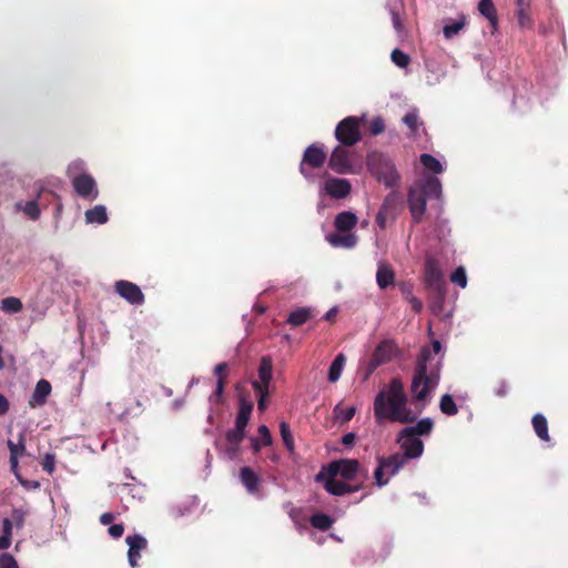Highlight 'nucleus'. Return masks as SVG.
Returning a JSON list of instances; mask_svg holds the SVG:
<instances>
[{
    "instance_id": "obj_1",
    "label": "nucleus",
    "mask_w": 568,
    "mask_h": 568,
    "mask_svg": "<svg viewBox=\"0 0 568 568\" xmlns=\"http://www.w3.org/2000/svg\"><path fill=\"white\" fill-rule=\"evenodd\" d=\"M432 352L439 354L442 344L439 341L432 342V349L424 346L417 357L414 371L410 393L416 402H423L424 405L429 400L432 393L439 384L440 379V362L432 358Z\"/></svg>"
},
{
    "instance_id": "obj_2",
    "label": "nucleus",
    "mask_w": 568,
    "mask_h": 568,
    "mask_svg": "<svg viewBox=\"0 0 568 568\" xmlns=\"http://www.w3.org/2000/svg\"><path fill=\"white\" fill-rule=\"evenodd\" d=\"M407 396L402 381L392 378L387 389L381 390L374 400V415L376 422L384 420L399 422L403 424L413 423L416 415L407 407Z\"/></svg>"
},
{
    "instance_id": "obj_3",
    "label": "nucleus",
    "mask_w": 568,
    "mask_h": 568,
    "mask_svg": "<svg viewBox=\"0 0 568 568\" xmlns=\"http://www.w3.org/2000/svg\"><path fill=\"white\" fill-rule=\"evenodd\" d=\"M327 160V154L324 151L321 144L314 143L308 145L302 156V161L300 163V173L307 181H315L317 174H315V170H320L323 168L324 163Z\"/></svg>"
},
{
    "instance_id": "obj_4",
    "label": "nucleus",
    "mask_w": 568,
    "mask_h": 568,
    "mask_svg": "<svg viewBox=\"0 0 568 568\" xmlns=\"http://www.w3.org/2000/svg\"><path fill=\"white\" fill-rule=\"evenodd\" d=\"M367 166L376 179L387 187L395 186L399 181V174L394 163L382 154L369 155Z\"/></svg>"
},
{
    "instance_id": "obj_5",
    "label": "nucleus",
    "mask_w": 568,
    "mask_h": 568,
    "mask_svg": "<svg viewBox=\"0 0 568 568\" xmlns=\"http://www.w3.org/2000/svg\"><path fill=\"white\" fill-rule=\"evenodd\" d=\"M363 119L346 116L335 128V139L344 146H353L362 140L361 123Z\"/></svg>"
},
{
    "instance_id": "obj_6",
    "label": "nucleus",
    "mask_w": 568,
    "mask_h": 568,
    "mask_svg": "<svg viewBox=\"0 0 568 568\" xmlns=\"http://www.w3.org/2000/svg\"><path fill=\"white\" fill-rule=\"evenodd\" d=\"M399 354V348L394 339L382 341L374 349L367 364L365 378H368L377 367L389 363Z\"/></svg>"
},
{
    "instance_id": "obj_7",
    "label": "nucleus",
    "mask_w": 568,
    "mask_h": 568,
    "mask_svg": "<svg viewBox=\"0 0 568 568\" xmlns=\"http://www.w3.org/2000/svg\"><path fill=\"white\" fill-rule=\"evenodd\" d=\"M359 468L361 465L357 459H339L329 463L325 469L327 475H341V477L345 480H351L355 478L356 474L359 471Z\"/></svg>"
},
{
    "instance_id": "obj_8",
    "label": "nucleus",
    "mask_w": 568,
    "mask_h": 568,
    "mask_svg": "<svg viewBox=\"0 0 568 568\" xmlns=\"http://www.w3.org/2000/svg\"><path fill=\"white\" fill-rule=\"evenodd\" d=\"M72 186L75 193L82 199L94 201L99 195L95 180L90 174L82 173L74 176Z\"/></svg>"
},
{
    "instance_id": "obj_9",
    "label": "nucleus",
    "mask_w": 568,
    "mask_h": 568,
    "mask_svg": "<svg viewBox=\"0 0 568 568\" xmlns=\"http://www.w3.org/2000/svg\"><path fill=\"white\" fill-rule=\"evenodd\" d=\"M397 443L400 445L403 449L402 456H404L407 460L418 458L423 455L424 452V443L422 439L414 435H405L404 428L398 433Z\"/></svg>"
},
{
    "instance_id": "obj_10",
    "label": "nucleus",
    "mask_w": 568,
    "mask_h": 568,
    "mask_svg": "<svg viewBox=\"0 0 568 568\" xmlns=\"http://www.w3.org/2000/svg\"><path fill=\"white\" fill-rule=\"evenodd\" d=\"M328 166L337 174L351 173L352 162L349 151L342 144L335 146L328 159Z\"/></svg>"
},
{
    "instance_id": "obj_11",
    "label": "nucleus",
    "mask_w": 568,
    "mask_h": 568,
    "mask_svg": "<svg viewBox=\"0 0 568 568\" xmlns=\"http://www.w3.org/2000/svg\"><path fill=\"white\" fill-rule=\"evenodd\" d=\"M336 476L325 475L323 471L316 475L317 481H324V488L327 493L334 496H343L357 491L361 486H352L344 481L335 479Z\"/></svg>"
},
{
    "instance_id": "obj_12",
    "label": "nucleus",
    "mask_w": 568,
    "mask_h": 568,
    "mask_svg": "<svg viewBox=\"0 0 568 568\" xmlns=\"http://www.w3.org/2000/svg\"><path fill=\"white\" fill-rule=\"evenodd\" d=\"M407 202L413 222L419 224L423 221L427 204L424 192L419 191L417 187H410Z\"/></svg>"
},
{
    "instance_id": "obj_13",
    "label": "nucleus",
    "mask_w": 568,
    "mask_h": 568,
    "mask_svg": "<svg viewBox=\"0 0 568 568\" xmlns=\"http://www.w3.org/2000/svg\"><path fill=\"white\" fill-rule=\"evenodd\" d=\"M115 292L132 305H141L144 303V294L141 288L129 281L120 280L115 282Z\"/></svg>"
},
{
    "instance_id": "obj_14",
    "label": "nucleus",
    "mask_w": 568,
    "mask_h": 568,
    "mask_svg": "<svg viewBox=\"0 0 568 568\" xmlns=\"http://www.w3.org/2000/svg\"><path fill=\"white\" fill-rule=\"evenodd\" d=\"M125 542L129 546L128 550V559L132 567L138 566V561L141 557V551L144 550L148 546L146 539L139 535L134 534L132 536H126Z\"/></svg>"
},
{
    "instance_id": "obj_15",
    "label": "nucleus",
    "mask_w": 568,
    "mask_h": 568,
    "mask_svg": "<svg viewBox=\"0 0 568 568\" xmlns=\"http://www.w3.org/2000/svg\"><path fill=\"white\" fill-rule=\"evenodd\" d=\"M257 375L258 381L252 382L253 389H255V385H258L262 389L270 390V384L273 378V361L270 356H263L261 358Z\"/></svg>"
},
{
    "instance_id": "obj_16",
    "label": "nucleus",
    "mask_w": 568,
    "mask_h": 568,
    "mask_svg": "<svg viewBox=\"0 0 568 568\" xmlns=\"http://www.w3.org/2000/svg\"><path fill=\"white\" fill-rule=\"evenodd\" d=\"M351 190L352 185L345 179L329 178L324 183V191L334 199L346 197Z\"/></svg>"
},
{
    "instance_id": "obj_17",
    "label": "nucleus",
    "mask_w": 568,
    "mask_h": 568,
    "mask_svg": "<svg viewBox=\"0 0 568 568\" xmlns=\"http://www.w3.org/2000/svg\"><path fill=\"white\" fill-rule=\"evenodd\" d=\"M51 384L47 379H40L31 395L29 406L32 408L43 406L47 403V398L51 393Z\"/></svg>"
},
{
    "instance_id": "obj_18",
    "label": "nucleus",
    "mask_w": 568,
    "mask_h": 568,
    "mask_svg": "<svg viewBox=\"0 0 568 568\" xmlns=\"http://www.w3.org/2000/svg\"><path fill=\"white\" fill-rule=\"evenodd\" d=\"M315 315L316 311L313 307H298L288 314L286 323L292 327H298L315 317Z\"/></svg>"
},
{
    "instance_id": "obj_19",
    "label": "nucleus",
    "mask_w": 568,
    "mask_h": 568,
    "mask_svg": "<svg viewBox=\"0 0 568 568\" xmlns=\"http://www.w3.org/2000/svg\"><path fill=\"white\" fill-rule=\"evenodd\" d=\"M240 479L250 494H255L261 484L260 476L248 466L240 469Z\"/></svg>"
},
{
    "instance_id": "obj_20",
    "label": "nucleus",
    "mask_w": 568,
    "mask_h": 568,
    "mask_svg": "<svg viewBox=\"0 0 568 568\" xmlns=\"http://www.w3.org/2000/svg\"><path fill=\"white\" fill-rule=\"evenodd\" d=\"M531 0H516V14L518 24L523 29L532 28V19L530 14Z\"/></svg>"
},
{
    "instance_id": "obj_21",
    "label": "nucleus",
    "mask_w": 568,
    "mask_h": 568,
    "mask_svg": "<svg viewBox=\"0 0 568 568\" xmlns=\"http://www.w3.org/2000/svg\"><path fill=\"white\" fill-rule=\"evenodd\" d=\"M425 282L429 287L434 290H442L443 274L436 264L432 261H427L425 266Z\"/></svg>"
},
{
    "instance_id": "obj_22",
    "label": "nucleus",
    "mask_w": 568,
    "mask_h": 568,
    "mask_svg": "<svg viewBox=\"0 0 568 568\" xmlns=\"http://www.w3.org/2000/svg\"><path fill=\"white\" fill-rule=\"evenodd\" d=\"M326 240L334 247L353 248L357 244V236L353 233H332Z\"/></svg>"
},
{
    "instance_id": "obj_23",
    "label": "nucleus",
    "mask_w": 568,
    "mask_h": 568,
    "mask_svg": "<svg viewBox=\"0 0 568 568\" xmlns=\"http://www.w3.org/2000/svg\"><path fill=\"white\" fill-rule=\"evenodd\" d=\"M478 11L489 21L494 33L498 27V14L493 0H480Z\"/></svg>"
},
{
    "instance_id": "obj_24",
    "label": "nucleus",
    "mask_w": 568,
    "mask_h": 568,
    "mask_svg": "<svg viewBox=\"0 0 568 568\" xmlns=\"http://www.w3.org/2000/svg\"><path fill=\"white\" fill-rule=\"evenodd\" d=\"M357 224V216L348 211L338 213L334 220V226L338 232H349Z\"/></svg>"
},
{
    "instance_id": "obj_25",
    "label": "nucleus",
    "mask_w": 568,
    "mask_h": 568,
    "mask_svg": "<svg viewBox=\"0 0 568 568\" xmlns=\"http://www.w3.org/2000/svg\"><path fill=\"white\" fill-rule=\"evenodd\" d=\"M378 458L385 466V468H386L385 471H387L390 476L396 475L399 471V469H402L407 462V459L404 456H402L399 453L393 454L388 457H378Z\"/></svg>"
},
{
    "instance_id": "obj_26",
    "label": "nucleus",
    "mask_w": 568,
    "mask_h": 568,
    "mask_svg": "<svg viewBox=\"0 0 568 568\" xmlns=\"http://www.w3.org/2000/svg\"><path fill=\"white\" fill-rule=\"evenodd\" d=\"M434 429V422L429 417L420 419L415 426L404 428L405 435L428 436Z\"/></svg>"
},
{
    "instance_id": "obj_27",
    "label": "nucleus",
    "mask_w": 568,
    "mask_h": 568,
    "mask_svg": "<svg viewBox=\"0 0 568 568\" xmlns=\"http://www.w3.org/2000/svg\"><path fill=\"white\" fill-rule=\"evenodd\" d=\"M395 274L387 264H379L376 273V282L382 290H385L394 283Z\"/></svg>"
},
{
    "instance_id": "obj_28",
    "label": "nucleus",
    "mask_w": 568,
    "mask_h": 568,
    "mask_svg": "<svg viewBox=\"0 0 568 568\" xmlns=\"http://www.w3.org/2000/svg\"><path fill=\"white\" fill-rule=\"evenodd\" d=\"M532 428L538 436L539 439L544 442H549V433H548V422L542 414H536L531 419Z\"/></svg>"
},
{
    "instance_id": "obj_29",
    "label": "nucleus",
    "mask_w": 568,
    "mask_h": 568,
    "mask_svg": "<svg viewBox=\"0 0 568 568\" xmlns=\"http://www.w3.org/2000/svg\"><path fill=\"white\" fill-rule=\"evenodd\" d=\"M252 410L253 403L242 399L240 402V407L235 419V426L245 429L248 424Z\"/></svg>"
},
{
    "instance_id": "obj_30",
    "label": "nucleus",
    "mask_w": 568,
    "mask_h": 568,
    "mask_svg": "<svg viewBox=\"0 0 568 568\" xmlns=\"http://www.w3.org/2000/svg\"><path fill=\"white\" fill-rule=\"evenodd\" d=\"M87 223L104 224L108 222V213L104 205H95L85 212Z\"/></svg>"
},
{
    "instance_id": "obj_31",
    "label": "nucleus",
    "mask_w": 568,
    "mask_h": 568,
    "mask_svg": "<svg viewBox=\"0 0 568 568\" xmlns=\"http://www.w3.org/2000/svg\"><path fill=\"white\" fill-rule=\"evenodd\" d=\"M346 363V356L342 353L336 355L328 369V381L335 383L339 379L344 365Z\"/></svg>"
},
{
    "instance_id": "obj_32",
    "label": "nucleus",
    "mask_w": 568,
    "mask_h": 568,
    "mask_svg": "<svg viewBox=\"0 0 568 568\" xmlns=\"http://www.w3.org/2000/svg\"><path fill=\"white\" fill-rule=\"evenodd\" d=\"M424 192L425 196H433L438 199L442 195V184L438 179L432 178L427 180L422 186L417 187Z\"/></svg>"
},
{
    "instance_id": "obj_33",
    "label": "nucleus",
    "mask_w": 568,
    "mask_h": 568,
    "mask_svg": "<svg viewBox=\"0 0 568 568\" xmlns=\"http://www.w3.org/2000/svg\"><path fill=\"white\" fill-rule=\"evenodd\" d=\"M310 523L314 528L326 531L332 527L334 520L326 514L317 513L310 518Z\"/></svg>"
},
{
    "instance_id": "obj_34",
    "label": "nucleus",
    "mask_w": 568,
    "mask_h": 568,
    "mask_svg": "<svg viewBox=\"0 0 568 568\" xmlns=\"http://www.w3.org/2000/svg\"><path fill=\"white\" fill-rule=\"evenodd\" d=\"M17 209L22 210L23 213L32 221H37L40 217V209L37 200L28 201L24 205L22 203H17Z\"/></svg>"
},
{
    "instance_id": "obj_35",
    "label": "nucleus",
    "mask_w": 568,
    "mask_h": 568,
    "mask_svg": "<svg viewBox=\"0 0 568 568\" xmlns=\"http://www.w3.org/2000/svg\"><path fill=\"white\" fill-rule=\"evenodd\" d=\"M439 408L443 414L448 416H454L458 413V407L453 396L449 394H445L440 397Z\"/></svg>"
},
{
    "instance_id": "obj_36",
    "label": "nucleus",
    "mask_w": 568,
    "mask_h": 568,
    "mask_svg": "<svg viewBox=\"0 0 568 568\" xmlns=\"http://www.w3.org/2000/svg\"><path fill=\"white\" fill-rule=\"evenodd\" d=\"M22 307V302L18 297L9 296L1 301L2 311L9 314L20 312Z\"/></svg>"
},
{
    "instance_id": "obj_37",
    "label": "nucleus",
    "mask_w": 568,
    "mask_h": 568,
    "mask_svg": "<svg viewBox=\"0 0 568 568\" xmlns=\"http://www.w3.org/2000/svg\"><path fill=\"white\" fill-rule=\"evenodd\" d=\"M420 163L425 169L433 173H440L443 171V166L440 162L433 156L432 154L424 153L420 155Z\"/></svg>"
},
{
    "instance_id": "obj_38",
    "label": "nucleus",
    "mask_w": 568,
    "mask_h": 568,
    "mask_svg": "<svg viewBox=\"0 0 568 568\" xmlns=\"http://www.w3.org/2000/svg\"><path fill=\"white\" fill-rule=\"evenodd\" d=\"M355 412V407L342 408L339 405L334 407L335 417L341 424L348 423L354 417Z\"/></svg>"
},
{
    "instance_id": "obj_39",
    "label": "nucleus",
    "mask_w": 568,
    "mask_h": 568,
    "mask_svg": "<svg viewBox=\"0 0 568 568\" xmlns=\"http://www.w3.org/2000/svg\"><path fill=\"white\" fill-rule=\"evenodd\" d=\"M280 432L283 439V443L288 452H294V439L293 435L291 433L290 426L286 422H281L280 424Z\"/></svg>"
},
{
    "instance_id": "obj_40",
    "label": "nucleus",
    "mask_w": 568,
    "mask_h": 568,
    "mask_svg": "<svg viewBox=\"0 0 568 568\" xmlns=\"http://www.w3.org/2000/svg\"><path fill=\"white\" fill-rule=\"evenodd\" d=\"M244 437H245V429L239 428L236 426L232 429H229L225 434V439H226L227 444L240 445L242 443V440L244 439Z\"/></svg>"
},
{
    "instance_id": "obj_41",
    "label": "nucleus",
    "mask_w": 568,
    "mask_h": 568,
    "mask_svg": "<svg viewBox=\"0 0 568 568\" xmlns=\"http://www.w3.org/2000/svg\"><path fill=\"white\" fill-rule=\"evenodd\" d=\"M225 384H226V379L224 376H221L220 378H217L215 390L210 396L211 403H214V404L223 403V400H224L223 393H224Z\"/></svg>"
},
{
    "instance_id": "obj_42",
    "label": "nucleus",
    "mask_w": 568,
    "mask_h": 568,
    "mask_svg": "<svg viewBox=\"0 0 568 568\" xmlns=\"http://www.w3.org/2000/svg\"><path fill=\"white\" fill-rule=\"evenodd\" d=\"M403 122L409 128L412 134H415L422 124L416 111L406 113L403 118Z\"/></svg>"
},
{
    "instance_id": "obj_43",
    "label": "nucleus",
    "mask_w": 568,
    "mask_h": 568,
    "mask_svg": "<svg viewBox=\"0 0 568 568\" xmlns=\"http://www.w3.org/2000/svg\"><path fill=\"white\" fill-rule=\"evenodd\" d=\"M390 59L399 68H406L410 62L409 55L399 49L392 51Z\"/></svg>"
},
{
    "instance_id": "obj_44",
    "label": "nucleus",
    "mask_w": 568,
    "mask_h": 568,
    "mask_svg": "<svg viewBox=\"0 0 568 568\" xmlns=\"http://www.w3.org/2000/svg\"><path fill=\"white\" fill-rule=\"evenodd\" d=\"M465 26L464 20H456L453 21L449 24H446L443 29V33L445 38L452 39L454 36H456Z\"/></svg>"
},
{
    "instance_id": "obj_45",
    "label": "nucleus",
    "mask_w": 568,
    "mask_h": 568,
    "mask_svg": "<svg viewBox=\"0 0 568 568\" xmlns=\"http://www.w3.org/2000/svg\"><path fill=\"white\" fill-rule=\"evenodd\" d=\"M450 281L460 286V287H466L467 285V275H466V271L463 266H459L457 267L450 275Z\"/></svg>"
},
{
    "instance_id": "obj_46",
    "label": "nucleus",
    "mask_w": 568,
    "mask_h": 568,
    "mask_svg": "<svg viewBox=\"0 0 568 568\" xmlns=\"http://www.w3.org/2000/svg\"><path fill=\"white\" fill-rule=\"evenodd\" d=\"M8 447H9V450H10V457L14 456V457H19L21 456L24 450H26V445H24V438L23 436L21 435L20 436V439H19V443H13L12 440H8Z\"/></svg>"
},
{
    "instance_id": "obj_47",
    "label": "nucleus",
    "mask_w": 568,
    "mask_h": 568,
    "mask_svg": "<svg viewBox=\"0 0 568 568\" xmlns=\"http://www.w3.org/2000/svg\"><path fill=\"white\" fill-rule=\"evenodd\" d=\"M255 394L257 395V408L258 410L263 412L267 407V396L270 390L268 389H262L258 385H255L254 389Z\"/></svg>"
},
{
    "instance_id": "obj_48",
    "label": "nucleus",
    "mask_w": 568,
    "mask_h": 568,
    "mask_svg": "<svg viewBox=\"0 0 568 568\" xmlns=\"http://www.w3.org/2000/svg\"><path fill=\"white\" fill-rule=\"evenodd\" d=\"M385 469H386L385 466L378 459V465L374 471L375 484L378 487H383V486L387 485V483H388V478H384Z\"/></svg>"
},
{
    "instance_id": "obj_49",
    "label": "nucleus",
    "mask_w": 568,
    "mask_h": 568,
    "mask_svg": "<svg viewBox=\"0 0 568 568\" xmlns=\"http://www.w3.org/2000/svg\"><path fill=\"white\" fill-rule=\"evenodd\" d=\"M385 131V123L383 118L376 116L371 121L369 132L372 135H378Z\"/></svg>"
},
{
    "instance_id": "obj_50",
    "label": "nucleus",
    "mask_w": 568,
    "mask_h": 568,
    "mask_svg": "<svg viewBox=\"0 0 568 568\" xmlns=\"http://www.w3.org/2000/svg\"><path fill=\"white\" fill-rule=\"evenodd\" d=\"M42 469L49 475H52L55 469V457L52 454H47L41 462Z\"/></svg>"
},
{
    "instance_id": "obj_51",
    "label": "nucleus",
    "mask_w": 568,
    "mask_h": 568,
    "mask_svg": "<svg viewBox=\"0 0 568 568\" xmlns=\"http://www.w3.org/2000/svg\"><path fill=\"white\" fill-rule=\"evenodd\" d=\"M0 568H19L12 555L4 552L0 555Z\"/></svg>"
},
{
    "instance_id": "obj_52",
    "label": "nucleus",
    "mask_w": 568,
    "mask_h": 568,
    "mask_svg": "<svg viewBox=\"0 0 568 568\" xmlns=\"http://www.w3.org/2000/svg\"><path fill=\"white\" fill-rule=\"evenodd\" d=\"M27 514L28 513L21 508H14L12 510V520L14 521L18 528L23 527Z\"/></svg>"
},
{
    "instance_id": "obj_53",
    "label": "nucleus",
    "mask_w": 568,
    "mask_h": 568,
    "mask_svg": "<svg viewBox=\"0 0 568 568\" xmlns=\"http://www.w3.org/2000/svg\"><path fill=\"white\" fill-rule=\"evenodd\" d=\"M390 14H392V23H393L394 29L396 30L397 33H403L404 32V23L400 18V14L395 10H392Z\"/></svg>"
},
{
    "instance_id": "obj_54",
    "label": "nucleus",
    "mask_w": 568,
    "mask_h": 568,
    "mask_svg": "<svg viewBox=\"0 0 568 568\" xmlns=\"http://www.w3.org/2000/svg\"><path fill=\"white\" fill-rule=\"evenodd\" d=\"M258 435L261 436V442L264 446H268L272 444V436L267 426L261 425L258 427Z\"/></svg>"
},
{
    "instance_id": "obj_55",
    "label": "nucleus",
    "mask_w": 568,
    "mask_h": 568,
    "mask_svg": "<svg viewBox=\"0 0 568 568\" xmlns=\"http://www.w3.org/2000/svg\"><path fill=\"white\" fill-rule=\"evenodd\" d=\"M240 454V445H234V444H227L225 449H224V455L229 458V459H235Z\"/></svg>"
},
{
    "instance_id": "obj_56",
    "label": "nucleus",
    "mask_w": 568,
    "mask_h": 568,
    "mask_svg": "<svg viewBox=\"0 0 568 568\" xmlns=\"http://www.w3.org/2000/svg\"><path fill=\"white\" fill-rule=\"evenodd\" d=\"M108 532L112 538L118 539L123 535L124 526L122 524L111 525Z\"/></svg>"
},
{
    "instance_id": "obj_57",
    "label": "nucleus",
    "mask_w": 568,
    "mask_h": 568,
    "mask_svg": "<svg viewBox=\"0 0 568 568\" xmlns=\"http://www.w3.org/2000/svg\"><path fill=\"white\" fill-rule=\"evenodd\" d=\"M494 393L498 397H505L508 393V384L506 383V381H498L496 387L494 388Z\"/></svg>"
},
{
    "instance_id": "obj_58",
    "label": "nucleus",
    "mask_w": 568,
    "mask_h": 568,
    "mask_svg": "<svg viewBox=\"0 0 568 568\" xmlns=\"http://www.w3.org/2000/svg\"><path fill=\"white\" fill-rule=\"evenodd\" d=\"M10 409V403L8 398L0 394V416L6 415Z\"/></svg>"
},
{
    "instance_id": "obj_59",
    "label": "nucleus",
    "mask_w": 568,
    "mask_h": 568,
    "mask_svg": "<svg viewBox=\"0 0 568 568\" xmlns=\"http://www.w3.org/2000/svg\"><path fill=\"white\" fill-rule=\"evenodd\" d=\"M2 535L12 536V520L9 518L2 520Z\"/></svg>"
},
{
    "instance_id": "obj_60",
    "label": "nucleus",
    "mask_w": 568,
    "mask_h": 568,
    "mask_svg": "<svg viewBox=\"0 0 568 568\" xmlns=\"http://www.w3.org/2000/svg\"><path fill=\"white\" fill-rule=\"evenodd\" d=\"M227 364L226 363H220L215 366L214 368V374L217 375V377L220 378L221 376H224L226 378V372H227Z\"/></svg>"
},
{
    "instance_id": "obj_61",
    "label": "nucleus",
    "mask_w": 568,
    "mask_h": 568,
    "mask_svg": "<svg viewBox=\"0 0 568 568\" xmlns=\"http://www.w3.org/2000/svg\"><path fill=\"white\" fill-rule=\"evenodd\" d=\"M408 302L410 303L412 308L415 313H419L422 311L423 304L417 297L410 296L408 297Z\"/></svg>"
},
{
    "instance_id": "obj_62",
    "label": "nucleus",
    "mask_w": 568,
    "mask_h": 568,
    "mask_svg": "<svg viewBox=\"0 0 568 568\" xmlns=\"http://www.w3.org/2000/svg\"><path fill=\"white\" fill-rule=\"evenodd\" d=\"M355 439H356V435L354 433H347L342 437V443H343V445L348 447V446H353V444L355 443Z\"/></svg>"
},
{
    "instance_id": "obj_63",
    "label": "nucleus",
    "mask_w": 568,
    "mask_h": 568,
    "mask_svg": "<svg viewBox=\"0 0 568 568\" xmlns=\"http://www.w3.org/2000/svg\"><path fill=\"white\" fill-rule=\"evenodd\" d=\"M114 520V515L112 513H103L100 516V523L104 526L110 525Z\"/></svg>"
},
{
    "instance_id": "obj_64",
    "label": "nucleus",
    "mask_w": 568,
    "mask_h": 568,
    "mask_svg": "<svg viewBox=\"0 0 568 568\" xmlns=\"http://www.w3.org/2000/svg\"><path fill=\"white\" fill-rule=\"evenodd\" d=\"M11 545V536H0V550L8 549Z\"/></svg>"
}]
</instances>
